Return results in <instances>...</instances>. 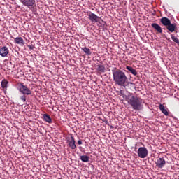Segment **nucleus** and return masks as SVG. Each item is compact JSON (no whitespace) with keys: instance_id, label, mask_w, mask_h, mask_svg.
<instances>
[{"instance_id":"nucleus-1","label":"nucleus","mask_w":179,"mask_h":179,"mask_svg":"<svg viewBox=\"0 0 179 179\" xmlns=\"http://www.w3.org/2000/svg\"><path fill=\"white\" fill-rule=\"evenodd\" d=\"M113 80L118 85V86H122L123 87H127L128 86V77L125 73L120 69L113 71Z\"/></svg>"},{"instance_id":"nucleus-2","label":"nucleus","mask_w":179,"mask_h":179,"mask_svg":"<svg viewBox=\"0 0 179 179\" xmlns=\"http://www.w3.org/2000/svg\"><path fill=\"white\" fill-rule=\"evenodd\" d=\"M127 101L128 104L132 107L133 110H135L136 111L143 110V104L142 103L143 100L141 97H138L131 94L127 96Z\"/></svg>"},{"instance_id":"nucleus-3","label":"nucleus","mask_w":179,"mask_h":179,"mask_svg":"<svg viewBox=\"0 0 179 179\" xmlns=\"http://www.w3.org/2000/svg\"><path fill=\"white\" fill-rule=\"evenodd\" d=\"M17 86L19 92L22 94H25L27 96H30V94H31V90L30 88L27 87V86L24 85V83H20L17 84Z\"/></svg>"},{"instance_id":"nucleus-4","label":"nucleus","mask_w":179,"mask_h":179,"mask_svg":"<svg viewBox=\"0 0 179 179\" xmlns=\"http://www.w3.org/2000/svg\"><path fill=\"white\" fill-rule=\"evenodd\" d=\"M87 16L88 19H90L92 23H100V20H101L100 17L92 12H87Z\"/></svg>"},{"instance_id":"nucleus-5","label":"nucleus","mask_w":179,"mask_h":179,"mask_svg":"<svg viewBox=\"0 0 179 179\" xmlns=\"http://www.w3.org/2000/svg\"><path fill=\"white\" fill-rule=\"evenodd\" d=\"M137 154L140 159H145L148 157V148L145 147H140L137 151Z\"/></svg>"},{"instance_id":"nucleus-6","label":"nucleus","mask_w":179,"mask_h":179,"mask_svg":"<svg viewBox=\"0 0 179 179\" xmlns=\"http://www.w3.org/2000/svg\"><path fill=\"white\" fill-rule=\"evenodd\" d=\"M67 146L70 148V149L75 150L76 149V143L75 141V138L73 136H71L70 138L67 140Z\"/></svg>"},{"instance_id":"nucleus-7","label":"nucleus","mask_w":179,"mask_h":179,"mask_svg":"<svg viewBox=\"0 0 179 179\" xmlns=\"http://www.w3.org/2000/svg\"><path fill=\"white\" fill-rule=\"evenodd\" d=\"M20 2H21L24 6L31 8L34 6V3H36V0H20Z\"/></svg>"},{"instance_id":"nucleus-8","label":"nucleus","mask_w":179,"mask_h":179,"mask_svg":"<svg viewBox=\"0 0 179 179\" xmlns=\"http://www.w3.org/2000/svg\"><path fill=\"white\" fill-rule=\"evenodd\" d=\"M155 164L158 169H163L166 166V160L164 158H158L155 162Z\"/></svg>"},{"instance_id":"nucleus-9","label":"nucleus","mask_w":179,"mask_h":179,"mask_svg":"<svg viewBox=\"0 0 179 179\" xmlns=\"http://www.w3.org/2000/svg\"><path fill=\"white\" fill-rule=\"evenodd\" d=\"M166 27L168 31L170 33H174V31H177V24L176 23H170Z\"/></svg>"},{"instance_id":"nucleus-10","label":"nucleus","mask_w":179,"mask_h":179,"mask_svg":"<svg viewBox=\"0 0 179 179\" xmlns=\"http://www.w3.org/2000/svg\"><path fill=\"white\" fill-rule=\"evenodd\" d=\"M8 54H9V49L8 47L4 46L0 48L1 57H8Z\"/></svg>"},{"instance_id":"nucleus-11","label":"nucleus","mask_w":179,"mask_h":179,"mask_svg":"<svg viewBox=\"0 0 179 179\" xmlns=\"http://www.w3.org/2000/svg\"><path fill=\"white\" fill-rule=\"evenodd\" d=\"M160 22L162 23V24H163V26H165V27H166L171 23V21L168 17H163L160 19Z\"/></svg>"},{"instance_id":"nucleus-12","label":"nucleus","mask_w":179,"mask_h":179,"mask_svg":"<svg viewBox=\"0 0 179 179\" xmlns=\"http://www.w3.org/2000/svg\"><path fill=\"white\" fill-rule=\"evenodd\" d=\"M152 27L156 30L157 33L162 34L163 33V29H162V27L159 25L157 23H152Z\"/></svg>"},{"instance_id":"nucleus-13","label":"nucleus","mask_w":179,"mask_h":179,"mask_svg":"<svg viewBox=\"0 0 179 179\" xmlns=\"http://www.w3.org/2000/svg\"><path fill=\"white\" fill-rule=\"evenodd\" d=\"M14 43L15 44H19L20 45H24V40L22 37H17L14 38Z\"/></svg>"},{"instance_id":"nucleus-14","label":"nucleus","mask_w":179,"mask_h":179,"mask_svg":"<svg viewBox=\"0 0 179 179\" xmlns=\"http://www.w3.org/2000/svg\"><path fill=\"white\" fill-rule=\"evenodd\" d=\"M126 69H127V71H129L130 73H132V75H134V76H136V75H138V71H136V70L131 66H127Z\"/></svg>"},{"instance_id":"nucleus-15","label":"nucleus","mask_w":179,"mask_h":179,"mask_svg":"<svg viewBox=\"0 0 179 179\" xmlns=\"http://www.w3.org/2000/svg\"><path fill=\"white\" fill-rule=\"evenodd\" d=\"M159 110H160V111L162 112V113L164 115H166V116L169 115V112L167 111V110H166V108L164 107V105L159 104Z\"/></svg>"},{"instance_id":"nucleus-16","label":"nucleus","mask_w":179,"mask_h":179,"mask_svg":"<svg viewBox=\"0 0 179 179\" xmlns=\"http://www.w3.org/2000/svg\"><path fill=\"white\" fill-rule=\"evenodd\" d=\"M97 71L98 72H99L100 73H104V72H106V66H104V65L103 64H100L97 66Z\"/></svg>"},{"instance_id":"nucleus-17","label":"nucleus","mask_w":179,"mask_h":179,"mask_svg":"<svg viewBox=\"0 0 179 179\" xmlns=\"http://www.w3.org/2000/svg\"><path fill=\"white\" fill-rule=\"evenodd\" d=\"M43 119L46 122H48V124H51L52 122V120L51 119V117H50L48 114H44Z\"/></svg>"},{"instance_id":"nucleus-18","label":"nucleus","mask_w":179,"mask_h":179,"mask_svg":"<svg viewBox=\"0 0 179 179\" xmlns=\"http://www.w3.org/2000/svg\"><path fill=\"white\" fill-rule=\"evenodd\" d=\"M9 83V82H8V80L6 79H3L1 81V87L3 89H7L8 88V84Z\"/></svg>"},{"instance_id":"nucleus-19","label":"nucleus","mask_w":179,"mask_h":179,"mask_svg":"<svg viewBox=\"0 0 179 179\" xmlns=\"http://www.w3.org/2000/svg\"><path fill=\"white\" fill-rule=\"evenodd\" d=\"M80 160L83 161L84 163H87V162H89V156L82 155L80 156Z\"/></svg>"},{"instance_id":"nucleus-20","label":"nucleus","mask_w":179,"mask_h":179,"mask_svg":"<svg viewBox=\"0 0 179 179\" xmlns=\"http://www.w3.org/2000/svg\"><path fill=\"white\" fill-rule=\"evenodd\" d=\"M171 40H173V41H174V43H176L179 46V38H178L174 36L173 35V34H171Z\"/></svg>"},{"instance_id":"nucleus-21","label":"nucleus","mask_w":179,"mask_h":179,"mask_svg":"<svg viewBox=\"0 0 179 179\" xmlns=\"http://www.w3.org/2000/svg\"><path fill=\"white\" fill-rule=\"evenodd\" d=\"M81 50H82L83 51H84V52H85V54H87V55H90L92 54V52L90 51V49H89V48H86V47L82 48Z\"/></svg>"},{"instance_id":"nucleus-22","label":"nucleus","mask_w":179,"mask_h":179,"mask_svg":"<svg viewBox=\"0 0 179 179\" xmlns=\"http://www.w3.org/2000/svg\"><path fill=\"white\" fill-rule=\"evenodd\" d=\"M27 95L26 94H22L20 97V100H21V101H22L23 103H26V99H27Z\"/></svg>"},{"instance_id":"nucleus-23","label":"nucleus","mask_w":179,"mask_h":179,"mask_svg":"<svg viewBox=\"0 0 179 179\" xmlns=\"http://www.w3.org/2000/svg\"><path fill=\"white\" fill-rule=\"evenodd\" d=\"M82 143H82V140H78V145H82Z\"/></svg>"},{"instance_id":"nucleus-24","label":"nucleus","mask_w":179,"mask_h":179,"mask_svg":"<svg viewBox=\"0 0 179 179\" xmlns=\"http://www.w3.org/2000/svg\"><path fill=\"white\" fill-rule=\"evenodd\" d=\"M28 47H29V50H33V46H31V45H28Z\"/></svg>"},{"instance_id":"nucleus-25","label":"nucleus","mask_w":179,"mask_h":179,"mask_svg":"<svg viewBox=\"0 0 179 179\" xmlns=\"http://www.w3.org/2000/svg\"><path fill=\"white\" fill-rule=\"evenodd\" d=\"M166 40H168V41H170V38H166Z\"/></svg>"},{"instance_id":"nucleus-26","label":"nucleus","mask_w":179,"mask_h":179,"mask_svg":"<svg viewBox=\"0 0 179 179\" xmlns=\"http://www.w3.org/2000/svg\"><path fill=\"white\" fill-rule=\"evenodd\" d=\"M175 179H179V178H175Z\"/></svg>"}]
</instances>
